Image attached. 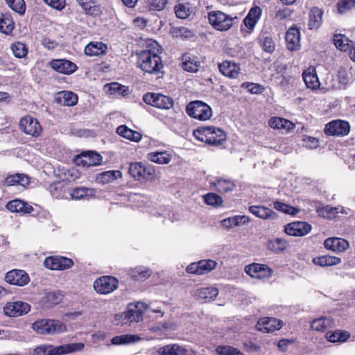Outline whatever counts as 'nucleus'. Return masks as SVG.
<instances>
[{"label":"nucleus","instance_id":"1","mask_svg":"<svg viewBox=\"0 0 355 355\" xmlns=\"http://www.w3.org/2000/svg\"><path fill=\"white\" fill-rule=\"evenodd\" d=\"M162 46L155 41H150L146 49L137 53V66L144 73L157 74L164 68L160 57Z\"/></svg>","mask_w":355,"mask_h":355},{"label":"nucleus","instance_id":"2","mask_svg":"<svg viewBox=\"0 0 355 355\" xmlns=\"http://www.w3.org/2000/svg\"><path fill=\"white\" fill-rule=\"evenodd\" d=\"M193 135L198 140L215 146L223 145L227 139L223 130L214 126L199 127L193 131Z\"/></svg>","mask_w":355,"mask_h":355},{"label":"nucleus","instance_id":"3","mask_svg":"<svg viewBox=\"0 0 355 355\" xmlns=\"http://www.w3.org/2000/svg\"><path fill=\"white\" fill-rule=\"evenodd\" d=\"M33 329L39 334L55 335L67 331V326L58 320L41 319L32 324Z\"/></svg>","mask_w":355,"mask_h":355},{"label":"nucleus","instance_id":"4","mask_svg":"<svg viewBox=\"0 0 355 355\" xmlns=\"http://www.w3.org/2000/svg\"><path fill=\"white\" fill-rule=\"evenodd\" d=\"M128 172L136 181L153 182L157 178L156 170L153 166L146 165L140 162L130 163Z\"/></svg>","mask_w":355,"mask_h":355},{"label":"nucleus","instance_id":"5","mask_svg":"<svg viewBox=\"0 0 355 355\" xmlns=\"http://www.w3.org/2000/svg\"><path fill=\"white\" fill-rule=\"evenodd\" d=\"M85 347L83 343H69L57 347L51 345H43L35 349L37 354L46 355H65L76 352H80Z\"/></svg>","mask_w":355,"mask_h":355},{"label":"nucleus","instance_id":"6","mask_svg":"<svg viewBox=\"0 0 355 355\" xmlns=\"http://www.w3.org/2000/svg\"><path fill=\"white\" fill-rule=\"evenodd\" d=\"M210 24L216 30L224 31L230 29L237 17H232L221 11H211L208 14Z\"/></svg>","mask_w":355,"mask_h":355},{"label":"nucleus","instance_id":"7","mask_svg":"<svg viewBox=\"0 0 355 355\" xmlns=\"http://www.w3.org/2000/svg\"><path fill=\"white\" fill-rule=\"evenodd\" d=\"M189 116L200 121H206L212 116V110L207 103L200 101L191 102L187 106Z\"/></svg>","mask_w":355,"mask_h":355},{"label":"nucleus","instance_id":"8","mask_svg":"<svg viewBox=\"0 0 355 355\" xmlns=\"http://www.w3.org/2000/svg\"><path fill=\"white\" fill-rule=\"evenodd\" d=\"M149 306L145 303L138 302L135 304H130L126 310L123 313V321L125 324L139 322L143 320L144 311L148 310Z\"/></svg>","mask_w":355,"mask_h":355},{"label":"nucleus","instance_id":"9","mask_svg":"<svg viewBox=\"0 0 355 355\" xmlns=\"http://www.w3.org/2000/svg\"><path fill=\"white\" fill-rule=\"evenodd\" d=\"M143 99L146 103L159 109L168 110L173 105L171 98L160 94L147 93Z\"/></svg>","mask_w":355,"mask_h":355},{"label":"nucleus","instance_id":"10","mask_svg":"<svg viewBox=\"0 0 355 355\" xmlns=\"http://www.w3.org/2000/svg\"><path fill=\"white\" fill-rule=\"evenodd\" d=\"M19 129L26 135L33 137H39L42 130L39 121L35 118L29 115L25 116L20 119Z\"/></svg>","mask_w":355,"mask_h":355},{"label":"nucleus","instance_id":"11","mask_svg":"<svg viewBox=\"0 0 355 355\" xmlns=\"http://www.w3.org/2000/svg\"><path fill=\"white\" fill-rule=\"evenodd\" d=\"M118 280L112 276H103L94 282V290L101 294H109L117 288Z\"/></svg>","mask_w":355,"mask_h":355},{"label":"nucleus","instance_id":"12","mask_svg":"<svg viewBox=\"0 0 355 355\" xmlns=\"http://www.w3.org/2000/svg\"><path fill=\"white\" fill-rule=\"evenodd\" d=\"M245 272L252 278L259 279L270 278L273 270L265 264L254 263L245 267Z\"/></svg>","mask_w":355,"mask_h":355},{"label":"nucleus","instance_id":"13","mask_svg":"<svg viewBox=\"0 0 355 355\" xmlns=\"http://www.w3.org/2000/svg\"><path fill=\"white\" fill-rule=\"evenodd\" d=\"M31 310V306L22 301L10 302L3 307V312L9 317H18L26 314Z\"/></svg>","mask_w":355,"mask_h":355},{"label":"nucleus","instance_id":"14","mask_svg":"<svg viewBox=\"0 0 355 355\" xmlns=\"http://www.w3.org/2000/svg\"><path fill=\"white\" fill-rule=\"evenodd\" d=\"M350 126L348 122L342 120H335L327 123L324 132L328 135L345 136L349 132Z\"/></svg>","mask_w":355,"mask_h":355},{"label":"nucleus","instance_id":"15","mask_svg":"<svg viewBox=\"0 0 355 355\" xmlns=\"http://www.w3.org/2000/svg\"><path fill=\"white\" fill-rule=\"evenodd\" d=\"M312 227L310 224L304 221H295L285 226L286 234L293 236H303L309 234Z\"/></svg>","mask_w":355,"mask_h":355},{"label":"nucleus","instance_id":"16","mask_svg":"<svg viewBox=\"0 0 355 355\" xmlns=\"http://www.w3.org/2000/svg\"><path fill=\"white\" fill-rule=\"evenodd\" d=\"M72 265V260L64 257H49L44 261V266L51 270H66Z\"/></svg>","mask_w":355,"mask_h":355},{"label":"nucleus","instance_id":"17","mask_svg":"<svg viewBox=\"0 0 355 355\" xmlns=\"http://www.w3.org/2000/svg\"><path fill=\"white\" fill-rule=\"evenodd\" d=\"M78 165L83 166H92L100 165L103 161L102 156L92 151L83 153L75 159Z\"/></svg>","mask_w":355,"mask_h":355},{"label":"nucleus","instance_id":"18","mask_svg":"<svg viewBox=\"0 0 355 355\" xmlns=\"http://www.w3.org/2000/svg\"><path fill=\"white\" fill-rule=\"evenodd\" d=\"M5 280L10 284L22 286L29 282V277L24 270H12L6 273Z\"/></svg>","mask_w":355,"mask_h":355},{"label":"nucleus","instance_id":"19","mask_svg":"<svg viewBox=\"0 0 355 355\" xmlns=\"http://www.w3.org/2000/svg\"><path fill=\"white\" fill-rule=\"evenodd\" d=\"M50 66L53 70L64 74H71L77 69L75 63L65 59L53 60Z\"/></svg>","mask_w":355,"mask_h":355},{"label":"nucleus","instance_id":"20","mask_svg":"<svg viewBox=\"0 0 355 355\" xmlns=\"http://www.w3.org/2000/svg\"><path fill=\"white\" fill-rule=\"evenodd\" d=\"M220 72L230 78H237L241 73V68L239 64L225 60L218 64Z\"/></svg>","mask_w":355,"mask_h":355},{"label":"nucleus","instance_id":"21","mask_svg":"<svg viewBox=\"0 0 355 355\" xmlns=\"http://www.w3.org/2000/svg\"><path fill=\"white\" fill-rule=\"evenodd\" d=\"M324 245L325 248L337 252H345L349 247V244L347 240L339 237L327 239L324 242Z\"/></svg>","mask_w":355,"mask_h":355},{"label":"nucleus","instance_id":"22","mask_svg":"<svg viewBox=\"0 0 355 355\" xmlns=\"http://www.w3.org/2000/svg\"><path fill=\"white\" fill-rule=\"evenodd\" d=\"M249 211L256 217L265 220H273L277 218V213L266 206L252 205L249 207Z\"/></svg>","mask_w":355,"mask_h":355},{"label":"nucleus","instance_id":"23","mask_svg":"<svg viewBox=\"0 0 355 355\" xmlns=\"http://www.w3.org/2000/svg\"><path fill=\"white\" fill-rule=\"evenodd\" d=\"M210 184L220 193L231 192L236 188V184L232 180L223 178H216Z\"/></svg>","mask_w":355,"mask_h":355},{"label":"nucleus","instance_id":"24","mask_svg":"<svg viewBox=\"0 0 355 355\" xmlns=\"http://www.w3.org/2000/svg\"><path fill=\"white\" fill-rule=\"evenodd\" d=\"M281 327L282 322L273 318H262L257 324V329L266 333L279 330Z\"/></svg>","mask_w":355,"mask_h":355},{"label":"nucleus","instance_id":"25","mask_svg":"<svg viewBox=\"0 0 355 355\" xmlns=\"http://www.w3.org/2000/svg\"><path fill=\"white\" fill-rule=\"evenodd\" d=\"M300 31L295 27L290 28L286 34V46L290 51H296L300 46Z\"/></svg>","mask_w":355,"mask_h":355},{"label":"nucleus","instance_id":"26","mask_svg":"<svg viewBox=\"0 0 355 355\" xmlns=\"http://www.w3.org/2000/svg\"><path fill=\"white\" fill-rule=\"evenodd\" d=\"M55 101L58 103L64 106H73L78 102L76 94L69 91H62L57 93Z\"/></svg>","mask_w":355,"mask_h":355},{"label":"nucleus","instance_id":"27","mask_svg":"<svg viewBox=\"0 0 355 355\" xmlns=\"http://www.w3.org/2000/svg\"><path fill=\"white\" fill-rule=\"evenodd\" d=\"M6 208L12 212L17 213L31 214L33 211L31 205L17 199L8 202Z\"/></svg>","mask_w":355,"mask_h":355},{"label":"nucleus","instance_id":"28","mask_svg":"<svg viewBox=\"0 0 355 355\" xmlns=\"http://www.w3.org/2000/svg\"><path fill=\"white\" fill-rule=\"evenodd\" d=\"M303 80L308 88L315 89L319 87L320 82L314 67H309L303 72Z\"/></svg>","mask_w":355,"mask_h":355},{"label":"nucleus","instance_id":"29","mask_svg":"<svg viewBox=\"0 0 355 355\" xmlns=\"http://www.w3.org/2000/svg\"><path fill=\"white\" fill-rule=\"evenodd\" d=\"M250 222L249 216L237 215L223 219L221 221V225L227 229H231L236 226L245 225Z\"/></svg>","mask_w":355,"mask_h":355},{"label":"nucleus","instance_id":"30","mask_svg":"<svg viewBox=\"0 0 355 355\" xmlns=\"http://www.w3.org/2000/svg\"><path fill=\"white\" fill-rule=\"evenodd\" d=\"M322 11L317 7H313L310 10L308 23L310 30L319 28L322 21Z\"/></svg>","mask_w":355,"mask_h":355},{"label":"nucleus","instance_id":"31","mask_svg":"<svg viewBox=\"0 0 355 355\" xmlns=\"http://www.w3.org/2000/svg\"><path fill=\"white\" fill-rule=\"evenodd\" d=\"M172 154L166 150L152 152L147 155L148 160L158 164H167L172 160Z\"/></svg>","mask_w":355,"mask_h":355},{"label":"nucleus","instance_id":"32","mask_svg":"<svg viewBox=\"0 0 355 355\" xmlns=\"http://www.w3.org/2000/svg\"><path fill=\"white\" fill-rule=\"evenodd\" d=\"M218 295V290L215 287L198 288L195 292L196 297L199 300L208 302L214 300Z\"/></svg>","mask_w":355,"mask_h":355},{"label":"nucleus","instance_id":"33","mask_svg":"<svg viewBox=\"0 0 355 355\" xmlns=\"http://www.w3.org/2000/svg\"><path fill=\"white\" fill-rule=\"evenodd\" d=\"M29 184V178L24 174L16 173L8 176L3 180V184L6 186L21 185L25 187Z\"/></svg>","mask_w":355,"mask_h":355},{"label":"nucleus","instance_id":"34","mask_svg":"<svg viewBox=\"0 0 355 355\" xmlns=\"http://www.w3.org/2000/svg\"><path fill=\"white\" fill-rule=\"evenodd\" d=\"M266 246L268 250L275 253H279L287 248L288 243L283 239L275 238L268 239L266 243Z\"/></svg>","mask_w":355,"mask_h":355},{"label":"nucleus","instance_id":"35","mask_svg":"<svg viewBox=\"0 0 355 355\" xmlns=\"http://www.w3.org/2000/svg\"><path fill=\"white\" fill-rule=\"evenodd\" d=\"M116 133L127 139L135 142L139 141L141 139V135L139 132L130 129L124 125L117 128Z\"/></svg>","mask_w":355,"mask_h":355},{"label":"nucleus","instance_id":"36","mask_svg":"<svg viewBox=\"0 0 355 355\" xmlns=\"http://www.w3.org/2000/svg\"><path fill=\"white\" fill-rule=\"evenodd\" d=\"M129 275L133 280L143 282L151 275V270L144 266H138L130 269Z\"/></svg>","mask_w":355,"mask_h":355},{"label":"nucleus","instance_id":"37","mask_svg":"<svg viewBox=\"0 0 355 355\" xmlns=\"http://www.w3.org/2000/svg\"><path fill=\"white\" fill-rule=\"evenodd\" d=\"M96 195V190L88 187H76L70 193V196L73 199L81 200L89 197H94Z\"/></svg>","mask_w":355,"mask_h":355},{"label":"nucleus","instance_id":"38","mask_svg":"<svg viewBox=\"0 0 355 355\" xmlns=\"http://www.w3.org/2000/svg\"><path fill=\"white\" fill-rule=\"evenodd\" d=\"M269 125L270 128L277 130H291L294 128V124L285 119L280 117H272L269 120Z\"/></svg>","mask_w":355,"mask_h":355},{"label":"nucleus","instance_id":"39","mask_svg":"<svg viewBox=\"0 0 355 355\" xmlns=\"http://www.w3.org/2000/svg\"><path fill=\"white\" fill-rule=\"evenodd\" d=\"M313 262L314 264L321 267H328L339 264L341 262V259L336 257L325 255L314 258Z\"/></svg>","mask_w":355,"mask_h":355},{"label":"nucleus","instance_id":"40","mask_svg":"<svg viewBox=\"0 0 355 355\" xmlns=\"http://www.w3.org/2000/svg\"><path fill=\"white\" fill-rule=\"evenodd\" d=\"M185 350L177 344L166 345L157 349L159 355H184Z\"/></svg>","mask_w":355,"mask_h":355},{"label":"nucleus","instance_id":"41","mask_svg":"<svg viewBox=\"0 0 355 355\" xmlns=\"http://www.w3.org/2000/svg\"><path fill=\"white\" fill-rule=\"evenodd\" d=\"M259 43L262 49L268 53L274 51L275 45L272 37L267 33H261L259 37Z\"/></svg>","mask_w":355,"mask_h":355},{"label":"nucleus","instance_id":"42","mask_svg":"<svg viewBox=\"0 0 355 355\" xmlns=\"http://www.w3.org/2000/svg\"><path fill=\"white\" fill-rule=\"evenodd\" d=\"M106 45L101 42H91L85 48V53L89 56H96L105 53Z\"/></svg>","mask_w":355,"mask_h":355},{"label":"nucleus","instance_id":"43","mask_svg":"<svg viewBox=\"0 0 355 355\" xmlns=\"http://www.w3.org/2000/svg\"><path fill=\"white\" fill-rule=\"evenodd\" d=\"M14 21L8 14H0V31L6 35L11 33L14 28Z\"/></svg>","mask_w":355,"mask_h":355},{"label":"nucleus","instance_id":"44","mask_svg":"<svg viewBox=\"0 0 355 355\" xmlns=\"http://www.w3.org/2000/svg\"><path fill=\"white\" fill-rule=\"evenodd\" d=\"M332 321L330 318L320 317L313 320L311 322V327L313 330L317 331H324L331 327Z\"/></svg>","mask_w":355,"mask_h":355},{"label":"nucleus","instance_id":"45","mask_svg":"<svg viewBox=\"0 0 355 355\" xmlns=\"http://www.w3.org/2000/svg\"><path fill=\"white\" fill-rule=\"evenodd\" d=\"M334 42L336 48L340 51H346L352 46L353 41L350 40L343 34H336L334 37Z\"/></svg>","mask_w":355,"mask_h":355},{"label":"nucleus","instance_id":"46","mask_svg":"<svg viewBox=\"0 0 355 355\" xmlns=\"http://www.w3.org/2000/svg\"><path fill=\"white\" fill-rule=\"evenodd\" d=\"M121 177L122 173L120 171H108L100 173L98 177V180L100 183L105 184L113 182L118 178H121Z\"/></svg>","mask_w":355,"mask_h":355},{"label":"nucleus","instance_id":"47","mask_svg":"<svg viewBox=\"0 0 355 355\" xmlns=\"http://www.w3.org/2000/svg\"><path fill=\"white\" fill-rule=\"evenodd\" d=\"M176 16L180 19H186L193 12V7L188 3H178L175 6Z\"/></svg>","mask_w":355,"mask_h":355},{"label":"nucleus","instance_id":"48","mask_svg":"<svg viewBox=\"0 0 355 355\" xmlns=\"http://www.w3.org/2000/svg\"><path fill=\"white\" fill-rule=\"evenodd\" d=\"M139 340V338L136 335L125 334L121 336H114L111 343L112 345H125L131 343H135Z\"/></svg>","mask_w":355,"mask_h":355},{"label":"nucleus","instance_id":"49","mask_svg":"<svg viewBox=\"0 0 355 355\" xmlns=\"http://www.w3.org/2000/svg\"><path fill=\"white\" fill-rule=\"evenodd\" d=\"M349 336V335L346 331H329L326 334V338L331 343L344 342Z\"/></svg>","mask_w":355,"mask_h":355},{"label":"nucleus","instance_id":"50","mask_svg":"<svg viewBox=\"0 0 355 355\" xmlns=\"http://www.w3.org/2000/svg\"><path fill=\"white\" fill-rule=\"evenodd\" d=\"M62 300L61 293L55 291L46 292L43 297V301L49 306L59 304Z\"/></svg>","mask_w":355,"mask_h":355},{"label":"nucleus","instance_id":"51","mask_svg":"<svg viewBox=\"0 0 355 355\" xmlns=\"http://www.w3.org/2000/svg\"><path fill=\"white\" fill-rule=\"evenodd\" d=\"M205 203L212 207H219L223 202V198L215 193H209L203 196Z\"/></svg>","mask_w":355,"mask_h":355},{"label":"nucleus","instance_id":"52","mask_svg":"<svg viewBox=\"0 0 355 355\" xmlns=\"http://www.w3.org/2000/svg\"><path fill=\"white\" fill-rule=\"evenodd\" d=\"M7 5L15 12L22 15L26 11L24 0H5Z\"/></svg>","mask_w":355,"mask_h":355},{"label":"nucleus","instance_id":"53","mask_svg":"<svg viewBox=\"0 0 355 355\" xmlns=\"http://www.w3.org/2000/svg\"><path fill=\"white\" fill-rule=\"evenodd\" d=\"M216 261L211 259L199 261L200 275L207 274L216 268Z\"/></svg>","mask_w":355,"mask_h":355},{"label":"nucleus","instance_id":"54","mask_svg":"<svg viewBox=\"0 0 355 355\" xmlns=\"http://www.w3.org/2000/svg\"><path fill=\"white\" fill-rule=\"evenodd\" d=\"M340 207H333L330 206H325L322 208L318 209L319 215L323 218L328 219L334 218L338 214Z\"/></svg>","mask_w":355,"mask_h":355},{"label":"nucleus","instance_id":"55","mask_svg":"<svg viewBox=\"0 0 355 355\" xmlns=\"http://www.w3.org/2000/svg\"><path fill=\"white\" fill-rule=\"evenodd\" d=\"M182 60V67L185 71L196 72L198 70L199 64L196 61L191 60L189 55H184Z\"/></svg>","mask_w":355,"mask_h":355},{"label":"nucleus","instance_id":"56","mask_svg":"<svg viewBox=\"0 0 355 355\" xmlns=\"http://www.w3.org/2000/svg\"><path fill=\"white\" fill-rule=\"evenodd\" d=\"M11 49L14 55L19 58H24L27 54V49L25 44L21 42L14 43L11 46Z\"/></svg>","mask_w":355,"mask_h":355},{"label":"nucleus","instance_id":"57","mask_svg":"<svg viewBox=\"0 0 355 355\" xmlns=\"http://www.w3.org/2000/svg\"><path fill=\"white\" fill-rule=\"evenodd\" d=\"M49 191L55 198H61L64 196V188L61 183L55 182L50 185Z\"/></svg>","mask_w":355,"mask_h":355},{"label":"nucleus","instance_id":"58","mask_svg":"<svg viewBox=\"0 0 355 355\" xmlns=\"http://www.w3.org/2000/svg\"><path fill=\"white\" fill-rule=\"evenodd\" d=\"M76 1L87 14H93L96 3L95 0H76Z\"/></svg>","mask_w":355,"mask_h":355},{"label":"nucleus","instance_id":"59","mask_svg":"<svg viewBox=\"0 0 355 355\" xmlns=\"http://www.w3.org/2000/svg\"><path fill=\"white\" fill-rule=\"evenodd\" d=\"M274 207L277 210H279L286 214H295L297 212L295 208L289 206L281 201H275L274 202Z\"/></svg>","mask_w":355,"mask_h":355},{"label":"nucleus","instance_id":"60","mask_svg":"<svg viewBox=\"0 0 355 355\" xmlns=\"http://www.w3.org/2000/svg\"><path fill=\"white\" fill-rule=\"evenodd\" d=\"M216 352L220 355H243L239 349L230 346L218 347Z\"/></svg>","mask_w":355,"mask_h":355},{"label":"nucleus","instance_id":"61","mask_svg":"<svg viewBox=\"0 0 355 355\" xmlns=\"http://www.w3.org/2000/svg\"><path fill=\"white\" fill-rule=\"evenodd\" d=\"M338 10L340 13H344L355 6V0H341L338 4Z\"/></svg>","mask_w":355,"mask_h":355},{"label":"nucleus","instance_id":"62","mask_svg":"<svg viewBox=\"0 0 355 355\" xmlns=\"http://www.w3.org/2000/svg\"><path fill=\"white\" fill-rule=\"evenodd\" d=\"M167 4V0H148V8L151 10H162Z\"/></svg>","mask_w":355,"mask_h":355},{"label":"nucleus","instance_id":"63","mask_svg":"<svg viewBox=\"0 0 355 355\" xmlns=\"http://www.w3.org/2000/svg\"><path fill=\"white\" fill-rule=\"evenodd\" d=\"M303 141L304 146L310 149L316 148L319 145L318 140L310 136H304Z\"/></svg>","mask_w":355,"mask_h":355},{"label":"nucleus","instance_id":"64","mask_svg":"<svg viewBox=\"0 0 355 355\" xmlns=\"http://www.w3.org/2000/svg\"><path fill=\"white\" fill-rule=\"evenodd\" d=\"M44 1L51 8L58 10H62L66 5L65 0H44Z\"/></svg>","mask_w":355,"mask_h":355}]
</instances>
